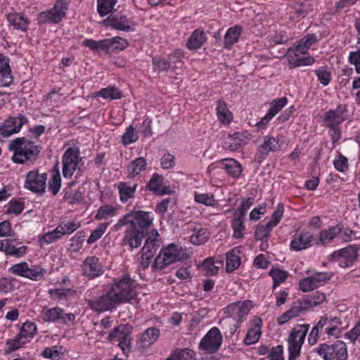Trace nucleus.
I'll return each instance as SVG.
<instances>
[{"label": "nucleus", "instance_id": "obj_1", "mask_svg": "<svg viewBox=\"0 0 360 360\" xmlns=\"http://www.w3.org/2000/svg\"><path fill=\"white\" fill-rule=\"evenodd\" d=\"M153 221V218L150 212L132 210L118 220L114 226V230L117 231L127 226L121 245L134 250L141 245L143 238L148 234Z\"/></svg>", "mask_w": 360, "mask_h": 360}, {"label": "nucleus", "instance_id": "obj_2", "mask_svg": "<svg viewBox=\"0 0 360 360\" xmlns=\"http://www.w3.org/2000/svg\"><path fill=\"white\" fill-rule=\"evenodd\" d=\"M9 149L14 152L12 158L14 162L32 164L38 158L42 147L23 136L13 140L9 145Z\"/></svg>", "mask_w": 360, "mask_h": 360}, {"label": "nucleus", "instance_id": "obj_3", "mask_svg": "<svg viewBox=\"0 0 360 360\" xmlns=\"http://www.w3.org/2000/svg\"><path fill=\"white\" fill-rule=\"evenodd\" d=\"M315 350L324 360H347L348 356L347 345L342 340L320 344Z\"/></svg>", "mask_w": 360, "mask_h": 360}, {"label": "nucleus", "instance_id": "obj_4", "mask_svg": "<svg viewBox=\"0 0 360 360\" xmlns=\"http://www.w3.org/2000/svg\"><path fill=\"white\" fill-rule=\"evenodd\" d=\"M110 290L120 304L128 302L133 299L136 295L134 281L128 275H125L115 282Z\"/></svg>", "mask_w": 360, "mask_h": 360}, {"label": "nucleus", "instance_id": "obj_5", "mask_svg": "<svg viewBox=\"0 0 360 360\" xmlns=\"http://www.w3.org/2000/svg\"><path fill=\"white\" fill-rule=\"evenodd\" d=\"M309 328V324L297 325L290 332L288 338V350L290 352V358L298 357L300 355L301 347Z\"/></svg>", "mask_w": 360, "mask_h": 360}, {"label": "nucleus", "instance_id": "obj_6", "mask_svg": "<svg viewBox=\"0 0 360 360\" xmlns=\"http://www.w3.org/2000/svg\"><path fill=\"white\" fill-rule=\"evenodd\" d=\"M181 259V257L177 246L172 243L161 249L159 255L155 259L153 266L155 269L162 270L176 261Z\"/></svg>", "mask_w": 360, "mask_h": 360}, {"label": "nucleus", "instance_id": "obj_7", "mask_svg": "<svg viewBox=\"0 0 360 360\" xmlns=\"http://www.w3.org/2000/svg\"><path fill=\"white\" fill-rule=\"evenodd\" d=\"M222 335L219 328L213 327L203 337L199 344V349L207 354L217 352L221 347Z\"/></svg>", "mask_w": 360, "mask_h": 360}, {"label": "nucleus", "instance_id": "obj_8", "mask_svg": "<svg viewBox=\"0 0 360 360\" xmlns=\"http://www.w3.org/2000/svg\"><path fill=\"white\" fill-rule=\"evenodd\" d=\"M80 160L82 158H79V150L77 148H67L62 158V172L65 178L69 179L72 176Z\"/></svg>", "mask_w": 360, "mask_h": 360}, {"label": "nucleus", "instance_id": "obj_9", "mask_svg": "<svg viewBox=\"0 0 360 360\" xmlns=\"http://www.w3.org/2000/svg\"><path fill=\"white\" fill-rule=\"evenodd\" d=\"M46 180V173H39L37 169L32 170L27 174L25 186L34 193L42 195L45 192Z\"/></svg>", "mask_w": 360, "mask_h": 360}, {"label": "nucleus", "instance_id": "obj_10", "mask_svg": "<svg viewBox=\"0 0 360 360\" xmlns=\"http://www.w3.org/2000/svg\"><path fill=\"white\" fill-rule=\"evenodd\" d=\"M9 271L16 276L27 278L34 281L40 280L46 274V270L41 267L34 266L33 268H29L27 262H20L13 264L9 269Z\"/></svg>", "mask_w": 360, "mask_h": 360}, {"label": "nucleus", "instance_id": "obj_11", "mask_svg": "<svg viewBox=\"0 0 360 360\" xmlns=\"http://www.w3.org/2000/svg\"><path fill=\"white\" fill-rule=\"evenodd\" d=\"M87 304L92 310L103 312L115 308L120 303L112 293L111 294V291L109 290L106 294L97 298L88 300Z\"/></svg>", "mask_w": 360, "mask_h": 360}, {"label": "nucleus", "instance_id": "obj_12", "mask_svg": "<svg viewBox=\"0 0 360 360\" xmlns=\"http://www.w3.org/2000/svg\"><path fill=\"white\" fill-rule=\"evenodd\" d=\"M283 211L284 209L283 204H279L275 212L272 214L270 221H268L266 225L257 226L255 231V237L256 240H262L264 238H268L269 237L272 229L280 221L283 216Z\"/></svg>", "mask_w": 360, "mask_h": 360}, {"label": "nucleus", "instance_id": "obj_13", "mask_svg": "<svg viewBox=\"0 0 360 360\" xmlns=\"http://www.w3.org/2000/svg\"><path fill=\"white\" fill-rule=\"evenodd\" d=\"M27 121V118L22 115H19L18 117H11L6 120L0 127V141H2L5 137L18 133Z\"/></svg>", "mask_w": 360, "mask_h": 360}, {"label": "nucleus", "instance_id": "obj_14", "mask_svg": "<svg viewBox=\"0 0 360 360\" xmlns=\"http://www.w3.org/2000/svg\"><path fill=\"white\" fill-rule=\"evenodd\" d=\"M330 276L326 272H318L311 276L301 279L299 282L300 289L302 292L311 291L319 288L329 280Z\"/></svg>", "mask_w": 360, "mask_h": 360}, {"label": "nucleus", "instance_id": "obj_15", "mask_svg": "<svg viewBox=\"0 0 360 360\" xmlns=\"http://www.w3.org/2000/svg\"><path fill=\"white\" fill-rule=\"evenodd\" d=\"M357 257V249L353 246H349L341 250L334 252L331 255L333 259L339 260L342 267H348L353 264Z\"/></svg>", "mask_w": 360, "mask_h": 360}, {"label": "nucleus", "instance_id": "obj_16", "mask_svg": "<svg viewBox=\"0 0 360 360\" xmlns=\"http://www.w3.org/2000/svg\"><path fill=\"white\" fill-rule=\"evenodd\" d=\"M313 10V5L309 0L303 2H297L292 5L288 13L291 20L299 21L305 18Z\"/></svg>", "mask_w": 360, "mask_h": 360}, {"label": "nucleus", "instance_id": "obj_17", "mask_svg": "<svg viewBox=\"0 0 360 360\" xmlns=\"http://www.w3.org/2000/svg\"><path fill=\"white\" fill-rule=\"evenodd\" d=\"M347 111L345 105H339L335 110H329L326 112L323 121L326 127L338 126L345 119V113Z\"/></svg>", "mask_w": 360, "mask_h": 360}, {"label": "nucleus", "instance_id": "obj_18", "mask_svg": "<svg viewBox=\"0 0 360 360\" xmlns=\"http://www.w3.org/2000/svg\"><path fill=\"white\" fill-rule=\"evenodd\" d=\"M314 236L309 231L296 233L290 242L291 250L298 252L310 248L312 245Z\"/></svg>", "mask_w": 360, "mask_h": 360}, {"label": "nucleus", "instance_id": "obj_19", "mask_svg": "<svg viewBox=\"0 0 360 360\" xmlns=\"http://www.w3.org/2000/svg\"><path fill=\"white\" fill-rule=\"evenodd\" d=\"M83 274L90 278H94L103 274L102 265L98 258L95 256L87 257L82 265Z\"/></svg>", "mask_w": 360, "mask_h": 360}, {"label": "nucleus", "instance_id": "obj_20", "mask_svg": "<svg viewBox=\"0 0 360 360\" xmlns=\"http://www.w3.org/2000/svg\"><path fill=\"white\" fill-rule=\"evenodd\" d=\"M161 243L160 234L156 229H153L145 241L144 245L141 249V253L148 255L149 257H154Z\"/></svg>", "mask_w": 360, "mask_h": 360}, {"label": "nucleus", "instance_id": "obj_21", "mask_svg": "<svg viewBox=\"0 0 360 360\" xmlns=\"http://www.w3.org/2000/svg\"><path fill=\"white\" fill-rule=\"evenodd\" d=\"M249 140L250 138L248 135L240 132H236L233 134H229L226 137L223 143V148L226 150L235 151L243 145H245Z\"/></svg>", "mask_w": 360, "mask_h": 360}, {"label": "nucleus", "instance_id": "obj_22", "mask_svg": "<svg viewBox=\"0 0 360 360\" xmlns=\"http://www.w3.org/2000/svg\"><path fill=\"white\" fill-rule=\"evenodd\" d=\"M21 242L16 239L2 240V245H4V253L15 257L24 256L27 250V247L20 245Z\"/></svg>", "mask_w": 360, "mask_h": 360}, {"label": "nucleus", "instance_id": "obj_23", "mask_svg": "<svg viewBox=\"0 0 360 360\" xmlns=\"http://www.w3.org/2000/svg\"><path fill=\"white\" fill-rule=\"evenodd\" d=\"M183 55L181 51H176L169 57V61L160 58L155 57L153 58V69L158 71L168 70L172 63H179V60L182 58Z\"/></svg>", "mask_w": 360, "mask_h": 360}, {"label": "nucleus", "instance_id": "obj_24", "mask_svg": "<svg viewBox=\"0 0 360 360\" xmlns=\"http://www.w3.org/2000/svg\"><path fill=\"white\" fill-rule=\"evenodd\" d=\"M70 0H58L54 7L47 13V18L53 22L58 23L65 15Z\"/></svg>", "mask_w": 360, "mask_h": 360}, {"label": "nucleus", "instance_id": "obj_25", "mask_svg": "<svg viewBox=\"0 0 360 360\" xmlns=\"http://www.w3.org/2000/svg\"><path fill=\"white\" fill-rule=\"evenodd\" d=\"M13 82L9 58L0 54V86H8Z\"/></svg>", "mask_w": 360, "mask_h": 360}, {"label": "nucleus", "instance_id": "obj_26", "mask_svg": "<svg viewBox=\"0 0 360 360\" xmlns=\"http://www.w3.org/2000/svg\"><path fill=\"white\" fill-rule=\"evenodd\" d=\"M252 308V302L250 300L245 301L243 303L238 302L233 304L229 307V310L231 311V316L238 322L242 321L243 319L248 315Z\"/></svg>", "mask_w": 360, "mask_h": 360}, {"label": "nucleus", "instance_id": "obj_27", "mask_svg": "<svg viewBox=\"0 0 360 360\" xmlns=\"http://www.w3.org/2000/svg\"><path fill=\"white\" fill-rule=\"evenodd\" d=\"M7 20L15 29L26 32L29 28L30 20L22 13H11L8 14Z\"/></svg>", "mask_w": 360, "mask_h": 360}, {"label": "nucleus", "instance_id": "obj_28", "mask_svg": "<svg viewBox=\"0 0 360 360\" xmlns=\"http://www.w3.org/2000/svg\"><path fill=\"white\" fill-rule=\"evenodd\" d=\"M160 330L155 327H150L141 335L139 341V347L142 349L151 346L159 338Z\"/></svg>", "mask_w": 360, "mask_h": 360}, {"label": "nucleus", "instance_id": "obj_29", "mask_svg": "<svg viewBox=\"0 0 360 360\" xmlns=\"http://www.w3.org/2000/svg\"><path fill=\"white\" fill-rule=\"evenodd\" d=\"M132 326L129 324H121L112 329L109 333L107 340L112 342L114 341L120 342L124 338H127V335L131 334Z\"/></svg>", "mask_w": 360, "mask_h": 360}, {"label": "nucleus", "instance_id": "obj_30", "mask_svg": "<svg viewBox=\"0 0 360 360\" xmlns=\"http://www.w3.org/2000/svg\"><path fill=\"white\" fill-rule=\"evenodd\" d=\"M104 23L107 26L112 27L116 30L121 31H129L131 27L129 25V20L124 16H115L110 15L106 20H104Z\"/></svg>", "mask_w": 360, "mask_h": 360}, {"label": "nucleus", "instance_id": "obj_31", "mask_svg": "<svg viewBox=\"0 0 360 360\" xmlns=\"http://www.w3.org/2000/svg\"><path fill=\"white\" fill-rule=\"evenodd\" d=\"M294 49H288V66L290 68H295L302 65H309L314 63L315 60L311 56H302L300 57V54L295 56L294 53Z\"/></svg>", "mask_w": 360, "mask_h": 360}, {"label": "nucleus", "instance_id": "obj_32", "mask_svg": "<svg viewBox=\"0 0 360 360\" xmlns=\"http://www.w3.org/2000/svg\"><path fill=\"white\" fill-rule=\"evenodd\" d=\"M317 41V37L315 34H307L302 38L295 46L293 53L295 56L298 54H305L307 50Z\"/></svg>", "mask_w": 360, "mask_h": 360}, {"label": "nucleus", "instance_id": "obj_33", "mask_svg": "<svg viewBox=\"0 0 360 360\" xmlns=\"http://www.w3.org/2000/svg\"><path fill=\"white\" fill-rule=\"evenodd\" d=\"M262 322L260 319H257L254 323V327L250 328L245 338L244 342L247 345L256 343L260 338Z\"/></svg>", "mask_w": 360, "mask_h": 360}, {"label": "nucleus", "instance_id": "obj_34", "mask_svg": "<svg viewBox=\"0 0 360 360\" xmlns=\"http://www.w3.org/2000/svg\"><path fill=\"white\" fill-rule=\"evenodd\" d=\"M241 32L242 27L240 25H235L230 27L224 36V48L230 49L233 44L238 41Z\"/></svg>", "mask_w": 360, "mask_h": 360}, {"label": "nucleus", "instance_id": "obj_35", "mask_svg": "<svg viewBox=\"0 0 360 360\" xmlns=\"http://www.w3.org/2000/svg\"><path fill=\"white\" fill-rule=\"evenodd\" d=\"M301 300L307 310H309L323 302L326 300V295L320 291H316L312 295H309Z\"/></svg>", "mask_w": 360, "mask_h": 360}, {"label": "nucleus", "instance_id": "obj_36", "mask_svg": "<svg viewBox=\"0 0 360 360\" xmlns=\"http://www.w3.org/2000/svg\"><path fill=\"white\" fill-rule=\"evenodd\" d=\"M82 44L84 46L89 47L90 49L95 52L100 53L103 51L106 53H110L108 39H105L100 41L86 39L82 42Z\"/></svg>", "mask_w": 360, "mask_h": 360}, {"label": "nucleus", "instance_id": "obj_37", "mask_svg": "<svg viewBox=\"0 0 360 360\" xmlns=\"http://www.w3.org/2000/svg\"><path fill=\"white\" fill-rule=\"evenodd\" d=\"M328 318L327 316L321 317L320 320L313 327L308 337L309 344L314 345L316 344L319 339V333L323 330V327L327 326L328 323Z\"/></svg>", "mask_w": 360, "mask_h": 360}, {"label": "nucleus", "instance_id": "obj_38", "mask_svg": "<svg viewBox=\"0 0 360 360\" xmlns=\"http://www.w3.org/2000/svg\"><path fill=\"white\" fill-rule=\"evenodd\" d=\"M224 165L226 172L233 178H238L242 173V167L240 164L236 160L223 159L220 161Z\"/></svg>", "mask_w": 360, "mask_h": 360}, {"label": "nucleus", "instance_id": "obj_39", "mask_svg": "<svg viewBox=\"0 0 360 360\" xmlns=\"http://www.w3.org/2000/svg\"><path fill=\"white\" fill-rule=\"evenodd\" d=\"M206 39L205 34L202 31L195 30L188 39L187 47L191 50L198 49Z\"/></svg>", "mask_w": 360, "mask_h": 360}, {"label": "nucleus", "instance_id": "obj_40", "mask_svg": "<svg viewBox=\"0 0 360 360\" xmlns=\"http://www.w3.org/2000/svg\"><path fill=\"white\" fill-rule=\"evenodd\" d=\"M147 165L146 160L143 158H138L131 161L128 166L127 170L129 176L131 178H134L139 175L141 171L145 170Z\"/></svg>", "mask_w": 360, "mask_h": 360}, {"label": "nucleus", "instance_id": "obj_41", "mask_svg": "<svg viewBox=\"0 0 360 360\" xmlns=\"http://www.w3.org/2000/svg\"><path fill=\"white\" fill-rule=\"evenodd\" d=\"M137 184L129 186L127 182H120L118 184L119 194L121 201L125 202L132 198L136 190Z\"/></svg>", "mask_w": 360, "mask_h": 360}, {"label": "nucleus", "instance_id": "obj_42", "mask_svg": "<svg viewBox=\"0 0 360 360\" xmlns=\"http://www.w3.org/2000/svg\"><path fill=\"white\" fill-rule=\"evenodd\" d=\"M61 312L63 309L60 307L44 308L41 311V318L45 322H56L61 317Z\"/></svg>", "mask_w": 360, "mask_h": 360}, {"label": "nucleus", "instance_id": "obj_43", "mask_svg": "<svg viewBox=\"0 0 360 360\" xmlns=\"http://www.w3.org/2000/svg\"><path fill=\"white\" fill-rule=\"evenodd\" d=\"M193 233L191 236V243L200 245L205 243L210 237V233L205 228L193 229Z\"/></svg>", "mask_w": 360, "mask_h": 360}, {"label": "nucleus", "instance_id": "obj_44", "mask_svg": "<svg viewBox=\"0 0 360 360\" xmlns=\"http://www.w3.org/2000/svg\"><path fill=\"white\" fill-rule=\"evenodd\" d=\"M217 114L219 120L224 124H229L232 120V114L228 110L226 103L219 101L217 106Z\"/></svg>", "mask_w": 360, "mask_h": 360}, {"label": "nucleus", "instance_id": "obj_45", "mask_svg": "<svg viewBox=\"0 0 360 360\" xmlns=\"http://www.w3.org/2000/svg\"><path fill=\"white\" fill-rule=\"evenodd\" d=\"M278 141L274 137L264 136V143L259 146V152L264 155H268L278 148Z\"/></svg>", "mask_w": 360, "mask_h": 360}, {"label": "nucleus", "instance_id": "obj_46", "mask_svg": "<svg viewBox=\"0 0 360 360\" xmlns=\"http://www.w3.org/2000/svg\"><path fill=\"white\" fill-rule=\"evenodd\" d=\"M166 360H195V353L193 350L187 348L176 349Z\"/></svg>", "mask_w": 360, "mask_h": 360}, {"label": "nucleus", "instance_id": "obj_47", "mask_svg": "<svg viewBox=\"0 0 360 360\" xmlns=\"http://www.w3.org/2000/svg\"><path fill=\"white\" fill-rule=\"evenodd\" d=\"M49 294L52 299H69L76 295V290L71 288H57L49 290Z\"/></svg>", "mask_w": 360, "mask_h": 360}, {"label": "nucleus", "instance_id": "obj_48", "mask_svg": "<svg viewBox=\"0 0 360 360\" xmlns=\"http://www.w3.org/2000/svg\"><path fill=\"white\" fill-rule=\"evenodd\" d=\"M269 275L274 280L273 288L275 289L286 280L288 273L279 268L273 267L269 271Z\"/></svg>", "mask_w": 360, "mask_h": 360}, {"label": "nucleus", "instance_id": "obj_49", "mask_svg": "<svg viewBox=\"0 0 360 360\" xmlns=\"http://www.w3.org/2000/svg\"><path fill=\"white\" fill-rule=\"evenodd\" d=\"M61 187V178L60 174L59 172V170L57 169L56 170L53 171L49 184H48V188L49 191L51 192V193L53 195H56L58 193Z\"/></svg>", "mask_w": 360, "mask_h": 360}, {"label": "nucleus", "instance_id": "obj_50", "mask_svg": "<svg viewBox=\"0 0 360 360\" xmlns=\"http://www.w3.org/2000/svg\"><path fill=\"white\" fill-rule=\"evenodd\" d=\"M236 250H232L231 251L226 253V271L232 272L240 264V259L239 256L236 254Z\"/></svg>", "mask_w": 360, "mask_h": 360}, {"label": "nucleus", "instance_id": "obj_51", "mask_svg": "<svg viewBox=\"0 0 360 360\" xmlns=\"http://www.w3.org/2000/svg\"><path fill=\"white\" fill-rule=\"evenodd\" d=\"M342 229V225L338 224L328 230L321 231L319 236L321 241L325 243L327 240H333L341 232Z\"/></svg>", "mask_w": 360, "mask_h": 360}, {"label": "nucleus", "instance_id": "obj_52", "mask_svg": "<svg viewBox=\"0 0 360 360\" xmlns=\"http://www.w3.org/2000/svg\"><path fill=\"white\" fill-rule=\"evenodd\" d=\"M117 0H98V12L101 16L110 13L116 4Z\"/></svg>", "mask_w": 360, "mask_h": 360}, {"label": "nucleus", "instance_id": "obj_53", "mask_svg": "<svg viewBox=\"0 0 360 360\" xmlns=\"http://www.w3.org/2000/svg\"><path fill=\"white\" fill-rule=\"evenodd\" d=\"M108 40L110 53L122 51L127 48L128 45L127 41L120 37L108 39Z\"/></svg>", "mask_w": 360, "mask_h": 360}, {"label": "nucleus", "instance_id": "obj_54", "mask_svg": "<svg viewBox=\"0 0 360 360\" xmlns=\"http://www.w3.org/2000/svg\"><path fill=\"white\" fill-rule=\"evenodd\" d=\"M80 226L79 222L76 221H69L68 223H61L57 226V231L62 236L73 233Z\"/></svg>", "mask_w": 360, "mask_h": 360}, {"label": "nucleus", "instance_id": "obj_55", "mask_svg": "<svg viewBox=\"0 0 360 360\" xmlns=\"http://www.w3.org/2000/svg\"><path fill=\"white\" fill-rule=\"evenodd\" d=\"M266 40L269 46H274L276 44L285 43L288 40V37L285 32L280 31L273 35H269Z\"/></svg>", "mask_w": 360, "mask_h": 360}, {"label": "nucleus", "instance_id": "obj_56", "mask_svg": "<svg viewBox=\"0 0 360 360\" xmlns=\"http://www.w3.org/2000/svg\"><path fill=\"white\" fill-rule=\"evenodd\" d=\"M98 96H101L103 98L114 100L122 98V92L116 88L108 87L100 90L98 93Z\"/></svg>", "mask_w": 360, "mask_h": 360}, {"label": "nucleus", "instance_id": "obj_57", "mask_svg": "<svg viewBox=\"0 0 360 360\" xmlns=\"http://www.w3.org/2000/svg\"><path fill=\"white\" fill-rule=\"evenodd\" d=\"M243 217H240V216H237L234 217L232 221V228L233 230V238H241L243 236V231L245 229V226L243 224Z\"/></svg>", "mask_w": 360, "mask_h": 360}, {"label": "nucleus", "instance_id": "obj_58", "mask_svg": "<svg viewBox=\"0 0 360 360\" xmlns=\"http://www.w3.org/2000/svg\"><path fill=\"white\" fill-rule=\"evenodd\" d=\"M109 223H102L100 224L96 229L93 231L87 239V243L91 245L94 243L96 240L101 238L103 233L105 232L107 227L108 226Z\"/></svg>", "mask_w": 360, "mask_h": 360}, {"label": "nucleus", "instance_id": "obj_59", "mask_svg": "<svg viewBox=\"0 0 360 360\" xmlns=\"http://www.w3.org/2000/svg\"><path fill=\"white\" fill-rule=\"evenodd\" d=\"M288 99L285 97L274 99L270 103V108L268 110L269 115L274 117L287 105Z\"/></svg>", "mask_w": 360, "mask_h": 360}, {"label": "nucleus", "instance_id": "obj_60", "mask_svg": "<svg viewBox=\"0 0 360 360\" xmlns=\"http://www.w3.org/2000/svg\"><path fill=\"white\" fill-rule=\"evenodd\" d=\"M37 326L33 322H25L22 324L20 333L26 340L33 338L37 333Z\"/></svg>", "mask_w": 360, "mask_h": 360}, {"label": "nucleus", "instance_id": "obj_61", "mask_svg": "<svg viewBox=\"0 0 360 360\" xmlns=\"http://www.w3.org/2000/svg\"><path fill=\"white\" fill-rule=\"evenodd\" d=\"M115 213H116V209L113 206L110 205H105L101 206L98 209V210L95 216V219L97 220L107 219L110 216H114L115 214Z\"/></svg>", "mask_w": 360, "mask_h": 360}, {"label": "nucleus", "instance_id": "obj_62", "mask_svg": "<svg viewBox=\"0 0 360 360\" xmlns=\"http://www.w3.org/2000/svg\"><path fill=\"white\" fill-rule=\"evenodd\" d=\"M139 139L137 131L134 127L129 126L122 136V143L125 146L136 141Z\"/></svg>", "mask_w": 360, "mask_h": 360}, {"label": "nucleus", "instance_id": "obj_63", "mask_svg": "<svg viewBox=\"0 0 360 360\" xmlns=\"http://www.w3.org/2000/svg\"><path fill=\"white\" fill-rule=\"evenodd\" d=\"M163 176L157 173L153 174L152 178L147 184V189L157 194L161 187Z\"/></svg>", "mask_w": 360, "mask_h": 360}, {"label": "nucleus", "instance_id": "obj_64", "mask_svg": "<svg viewBox=\"0 0 360 360\" xmlns=\"http://www.w3.org/2000/svg\"><path fill=\"white\" fill-rule=\"evenodd\" d=\"M308 311L304 305L301 299L295 302L292 306L287 311L290 317L292 319L297 317L300 313Z\"/></svg>", "mask_w": 360, "mask_h": 360}]
</instances>
